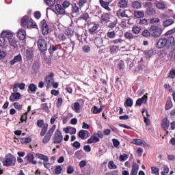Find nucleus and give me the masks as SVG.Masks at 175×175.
Returning a JSON list of instances; mask_svg holds the SVG:
<instances>
[{
	"mask_svg": "<svg viewBox=\"0 0 175 175\" xmlns=\"http://www.w3.org/2000/svg\"><path fill=\"white\" fill-rule=\"evenodd\" d=\"M173 42V36H170L169 38H162L157 42L155 46L157 49H163L164 47L170 48Z\"/></svg>",
	"mask_w": 175,
	"mask_h": 175,
	"instance_id": "f257e3e1",
	"label": "nucleus"
},
{
	"mask_svg": "<svg viewBox=\"0 0 175 175\" xmlns=\"http://www.w3.org/2000/svg\"><path fill=\"white\" fill-rule=\"evenodd\" d=\"M21 25L23 28H34L36 29L38 28V25H36V23H35L32 18L27 15L22 17Z\"/></svg>",
	"mask_w": 175,
	"mask_h": 175,
	"instance_id": "f03ea898",
	"label": "nucleus"
},
{
	"mask_svg": "<svg viewBox=\"0 0 175 175\" xmlns=\"http://www.w3.org/2000/svg\"><path fill=\"white\" fill-rule=\"evenodd\" d=\"M16 157L13 154L9 153L5 156L4 160L2 161L3 166L10 167L12 166H16Z\"/></svg>",
	"mask_w": 175,
	"mask_h": 175,
	"instance_id": "7ed1b4c3",
	"label": "nucleus"
},
{
	"mask_svg": "<svg viewBox=\"0 0 175 175\" xmlns=\"http://www.w3.org/2000/svg\"><path fill=\"white\" fill-rule=\"evenodd\" d=\"M37 47L40 53H44V51H47V41L43 38L42 36H40L37 40Z\"/></svg>",
	"mask_w": 175,
	"mask_h": 175,
	"instance_id": "20e7f679",
	"label": "nucleus"
},
{
	"mask_svg": "<svg viewBox=\"0 0 175 175\" xmlns=\"http://www.w3.org/2000/svg\"><path fill=\"white\" fill-rule=\"evenodd\" d=\"M150 32H152L151 36L152 38H159L161 35H162V32H163V30L162 28H160L159 27L153 25H152L149 29Z\"/></svg>",
	"mask_w": 175,
	"mask_h": 175,
	"instance_id": "39448f33",
	"label": "nucleus"
},
{
	"mask_svg": "<svg viewBox=\"0 0 175 175\" xmlns=\"http://www.w3.org/2000/svg\"><path fill=\"white\" fill-rule=\"evenodd\" d=\"M57 126L55 124L53 125L51 129L45 133V135L42 139L43 144H47L50 140H51V137H53V135L54 134V131H55Z\"/></svg>",
	"mask_w": 175,
	"mask_h": 175,
	"instance_id": "423d86ee",
	"label": "nucleus"
},
{
	"mask_svg": "<svg viewBox=\"0 0 175 175\" xmlns=\"http://www.w3.org/2000/svg\"><path fill=\"white\" fill-rule=\"evenodd\" d=\"M52 140L54 144H59V143H62V140H64V136L62 135V133L61 131H59V129L55 131Z\"/></svg>",
	"mask_w": 175,
	"mask_h": 175,
	"instance_id": "0eeeda50",
	"label": "nucleus"
},
{
	"mask_svg": "<svg viewBox=\"0 0 175 175\" xmlns=\"http://www.w3.org/2000/svg\"><path fill=\"white\" fill-rule=\"evenodd\" d=\"M37 126L42 128L40 136H44L47 133V129H49V124L47 123L44 124V120L40 119L37 121Z\"/></svg>",
	"mask_w": 175,
	"mask_h": 175,
	"instance_id": "6e6552de",
	"label": "nucleus"
},
{
	"mask_svg": "<svg viewBox=\"0 0 175 175\" xmlns=\"http://www.w3.org/2000/svg\"><path fill=\"white\" fill-rule=\"evenodd\" d=\"M116 14L118 17H122V18L125 17L126 18H129V17H132L133 13L131 10H122L120 9L119 10L117 11Z\"/></svg>",
	"mask_w": 175,
	"mask_h": 175,
	"instance_id": "1a4fd4ad",
	"label": "nucleus"
},
{
	"mask_svg": "<svg viewBox=\"0 0 175 175\" xmlns=\"http://www.w3.org/2000/svg\"><path fill=\"white\" fill-rule=\"evenodd\" d=\"M44 81L46 85V88H50L54 83V72H50L49 75H46Z\"/></svg>",
	"mask_w": 175,
	"mask_h": 175,
	"instance_id": "9d476101",
	"label": "nucleus"
},
{
	"mask_svg": "<svg viewBox=\"0 0 175 175\" xmlns=\"http://www.w3.org/2000/svg\"><path fill=\"white\" fill-rule=\"evenodd\" d=\"M145 6L146 8L145 13L148 16H154V14H156L157 11L152 8V3L148 2L145 4Z\"/></svg>",
	"mask_w": 175,
	"mask_h": 175,
	"instance_id": "9b49d317",
	"label": "nucleus"
},
{
	"mask_svg": "<svg viewBox=\"0 0 175 175\" xmlns=\"http://www.w3.org/2000/svg\"><path fill=\"white\" fill-rule=\"evenodd\" d=\"M41 25L42 34L49 35V25H47V23L46 22V19H43L41 21Z\"/></svg>",
	"mask_w": 175,
	"mask_h": 175,
	"instance_id": "f8f14e48",
	"label": "nucleus"
},
{
	"mask_svg": "<svg viewBox=\"0 0 175 175\" xmlns=\"http://www.w3.org/2000/svg\"><path fill=\"white\" fill-rule=\"evenodd\" d=\"M1 35L4 39H8V40L14 36L13 33L9 30H3Z\"/></svg>",
	"mask_w": 175,
	"mask_h": 175,
	"instance_id": "ddd939ff",
	"label": "nucleus"
},
{
	"mask_svg": "<svg viewBox=\"0 0 175 175\" xmlns=\"http://www.w3.org/2000/svg\"><path fill=\"white\" fill-rule=\"evenodd\" d=\"M169 125H170V122L167 120V118H164L161 121V128L164 131H167L169 129Z\"/></svg>",
	"mask_w": 175,
	"mask_h": 175,
	"instance_id": "4468645a",
	"label": "nucleus"
},
{
	"mask_svg": "<svg viewBox=\"0 0 175 175\" xmlns=\"http://www.w3.org/2000/svg\"><path fill=\"white\" fill-rule=\"evenodd\" d=\"M21 98V94L20 92L12 93L10 96V102H14L15 100H18Z\"/></svg>",
	"mask_w": 175,
	"mask_h": 175,
	"instance_id": "2eb2a0df",
	"label": "nucleus"
},
{
	"mask_svg": "<svg viewBox=\"0 0 175 175\" xmlns=\"http://www.w3.org/2000/svg\"><path fill=\"white\" fill-rule=\"evenodd\" d=\"M100 142L99 137L96 134H93L89 139H88V144H92V143H98Z\"/></svg>",
	"mask_w": 175,
	"mask_h": 175,
	"instance_id": "dca6fc26",
	"label": "nucleus"
},
{
	"mask_svg": "<svg viewBox=\"0 0 175 175\" xmlns=\"http://www.w3.org/2000/svg\"><path fill=\"white\" fill-rule=\"evenodd\" d=\"M148 94H144L141 98H138L136 100V105L137 106H142L143 103H147V97Z\"/></svg>",
	"mask_w": 175,
	"mask_h": 175,
	"instance_id": "f3484780",
	"label": "nucleus"
},
{
	"mask_svg": "<svg viewBox=\"0 0 175 175\" xmlns=\"http://www.w3.org/2000/svg\"><path fill=\"white\" fill-rule=\"evenodd\" d=\"M101 23H105V24H107L110 21V14L109 13H103L101 15L100 18Z\"/></svg>",
	"mask_w": 175,
	"mask_h": 175,
	"instance_id": "a211bd4d",
	"label": "nucleus"
},
{
	"mask_svg": "<svg viewBox=\"0 0 175 175\" xmlns=\"http://www.w3.org/2000/svg\"><path fill=\"white\" fill-rule=\"evenodd\" d=\"M21 61H23V56H21V54H18L13 59L10 60V65H14L17 62H21Z\"/></svg>",
	"mask_w": 175,
	"mask_h": 175,
	"instance_id": "6ab92c4d",
	"label": "nucleus"
},
{
	"mask_svg": "<svg viewBox=\"0 0 175 175\" xmlns=\"http://www.w3.org/2000/svg\"><path fill=\"white\" fill-rule=\"evenodd\" d=\"M55 10L59 14H65L66 13V11H65V8L62 7L61 4H56L55 5Z\"/></svg>",
	"mask_w": 175,
	"mask_h": 175,
	"instance_id": "aec40b11",
	"label": "nucleus"
},
{
	"mask_svg": "<svg viewBox=\"0 0 175 175\" xmlns=\"http://www.w3.org/2000/svg\"><path fill=\"white\" fill-rule=\"evenodd\" d=\"M100 5L105 9V10H107L108 12H111V10L109 5H110L109 2L105 1V0H100Z\"/></svg>",
	"mask_w": 175,
	"mask_h": 175,
	"instance_id": "412c9836",
	"label": "nucleus"
},
{
	"mask_svg": "<svg viewBox=\"0 0 175 175\" xmlns=\"http://www.w3.org/2000/svg\"><path fill=\"white\" fill-rule=\"evenodd\" d=\"M27 36V33L24 29H20L17 33V38L20 39V40H24Z\"/></svg>",
	"mask_w": 175,
	"mask_h": 175,
	"instance_id": "4be33fe9",
	"label": "nucleus"
},
{
	"mask_svg": "<svg viewBox=\"0 0 175 175\" xmlns=\"http://www.w3.org/2000/svg\"><path fill=\"white\" fill-rule=\"evenodd\" d=\"M26 159H27L29 163H32L33 165H36L38 163V161L33 160L35 159V157L31 153H28L27 154Z\"/></svg>",
	"mask_w": 175,
	"mask_h": 175,
	"instance_id": "5701e85b",
	"label": "nucleus"
},
{
	"mask_svg": "<svg viewBox=\"0 0 175 175\" xmlns=\"http://www.w3.org/2000/svg\"><path fill=\"white\" fill-rule=\"evenodd\" d=\"M118 6L120 9H126V8H128V1L120 0L118 3Z\"/></svg>",
	"mask_w": 175,
	"mask_h": 175,
	"instance_id": "b1692460",
	"label": "nucleus"
},
{
	"mask_svg": "<svg viewBox=\"0 0 175 175\" xmlns=\"http://www.w3.org/2000/svg\"><path fill=\"white\" fill-rule=\"evenodd\" d=\"M36 90H38V86L33 83H31L29 85L27 92H29V94H35V92H36Z\"/></svg>",
	"mask_w": 175,
	"mask_h": 175,
	"instance_id": "393cba45",
	"label": "nucleus"
},
{
	"mask_svg": "<svg viewBox=\"0 0 175 175\" xmlns=\"http://www.w3.org/2000/svg\"><path fill=\"white\" fill-rule=\"evenodd\" d=\"M79 21H81V20H84V21H88L90 20V14L88 12H84L78 18Z\"/></svg>",
	"mask_w": 175,
	"mask_h": 175,
	"instance_id": "a878e982",
	"label": "nucleus"
},
{
	"mask_svg": "<svg viewBox=\"0 0 175 175\" xmlns=\"http://www.w3.org/2000/svg\"><path fill=\"white\" fill-rule=\"evenodd\" d=\"M80 7L77 5V4L76 3H74L72 5V8H71V10H72V13H74L75 14H79L80 13Z\"/></svg>",
	"mask_w": 175,
	"mask_h": 175,
	"instance_id": "bb28decb",
	"label": "nucleus"
},
{
	"mask_svg": "<svg viewBox=\"0 0 175 175\" xmlns=\"http://www.w3.org/2000/svg\"><path fill=\"white\" fill-rule=\"evenodd\" d=\"M0 47L2 49L8 48V42H6V40L2 36H0Z\"/></svg>",
	"mask_w": 175,
	"mask_h": 175,
	"instance_id": "cd10ccee",
	"label": "nucleus"
},
{
	"mask_svg": "<svg viewBox=\"0 0 175 175\" xmlns=\"http://www.w3.org/2000/svg\"><path fill=\"white\" fill-rule=\"evenodd\" d=\"M120 50V46L116 45H111L109 46V51L111 54H117Z\"/></svg>",
	"mask_w": 175,
	"mask_h": 175,
	"instance_id": "c85d7f7f",
	"label": "nucleus"
},
{
	"mask_svg": "<svg viewBox=\"0 0 175 175\" xmlns=\"http://www.w3.org/2000/svg\"><path fill=\"white\" fill-rule=\"evenodd\" d=\"M173 24H174V20L167 19L163 22V27L166 28L167 27H170V25H173Z\"/></svg>",
	"mask_w": 175,
	"mask_h": 175,
	"instance_id": "c756f323",
	"label": "nucleus"
},
{
	"mask_svg": "<svg viewBox=\"0 0 175 175\" xmlns=\"http://www.w3.org/2000/svg\"><path fill=\"white\" fill-rule=\"evenodd\" d=\"M139 170V165H137V163H134L132 165V170H131V175H137V172Z\"/></svg>",
	"mask_w": 175,
	"mask_h": 175,
	"instance_id": "7c9ffc66",
	"label": "nucleus"
},
{
	"mask_svg": "<svg viewBox=\"0 0 175 175\" xmlns=\"http://www.w3.org/2000/svg\"><path fill=\"white\" fill-rule=\"evenodd\" d=\"M72 109L75 111V113H80V109H81V106L79 102H75L74 103V106L72 107Z\"/></svg>",
	"mask_w": 175,
	"mask_h": 175,
	"instance_id": "2f4dec72",
	"label": "nucleus"
},
{
	"mask_svg": "<svg viewBox=\"0 0 175 175\" xmlns=\"http://www.w3.org/2000/svg\"><path fill=\"white\" fill-rule=\"evenodd\" d=\"M87 133H89L88 131H85V130H81L79 133H78V136L82 139V140H85V139H87V137H85V135H87Z\"/></svg>",
	"mask_w": 175,
	"mask_h": 175,
	"instance_id": "473e14b6",
	"label": "nucleus"
},
{
	"mask_svg": "<svg viewBox=\"0 0 175 175\" xmlns=\"http://www.w3.org/2000/svg\"><path fill=\"white\" fill-rule=\"evenodd\" d=\"M36 157L40 159L41 161H44L45 162H49V157L44 154L37 153L36 154Z\"/></svg>",
	"mask_w": 175,
	"mask_h": 175,
	"instance_id": "72a5a7b5",
	"label": "nucleus"
},
{
	"mask_svg": "<svg viewBox=\"0 0 175 175\" xmlns=\"http://www.w3.org/2000/svg\"><path fill=\"white\" fill-rule=\"evenodd\" d=\"M26 58L28 61H31L33 58V52L30 49L26 50Z\"/></svg>",
	"mask_w": 175,
	"mask_h": 175,
	"instance_id": "f704fd0d",
	"label": "nucleus"
},
{
	"mask_svg": "<svg viewBox=\"0 0 175 175\" xmlns=\"http://www.w3.org/2000/svg\"><path fill=\"white\" fill-rule=\"evenodd\" d=\"M8 42L11 47H14V49H16V47H17V41L15 38H14V37L10 38L8 40Z\"/></svg>",
	"mask_w": 175,
	"mask_h": 175,
	"instance_id": "c9c22d12",
	"label": "nucleus"
},
{
	"mask_svg": "<svg viewBox=\"0 0 175 175\" xmlns=\"http://www.w3.org/2000/svg\"><path fill=\"white\" fill-rule=\"evenodd\" d=\"M125 107H132L133 106V100L131 98H127L124 102Z\"/></svg>",
	"mask_w": 175,
	"mask_h": 175,
	"instance_id": "e433bc0d",
	"label": "nucleus"
},
{
	"mask_svg": "<svg viewBox=\"0 0 175 175\" xmlns=\"http://www.w3.org/2000/svg\"><path fill=\"white\" fill-rule=\"evenodd\" d=\"M134 17H136V18H143V17H144V11H135L134 12Z\"/></svg>",
	"mask_w": 175,
	"mask_h": 175,
	"instance_id": "4c0bfd02",
	"label": "nucleus"
},
{
	"mask_svg": "<svg viewBox=\"0 0 175 175\" xmlns=\"http://www.w3.org/2000/svg\"><path fill=\"white\" fill-rule=\"evenodd\" d=\"M124 37L125 39H128V40H132V39H135V36H133V33L126 31L124 34Z\"/></svg>",
	"mask_w": 175,
	"mask_h": 175,
	"instance_id": "58836bf2",
	"label": "nucleus"
},
{
	"mask_svg": "<svg viewBox=\"0 0 175 175\" xmlns=\"http://www.w3.org/2000/svg\"><path fill=\"white\" fill-rule=\"evenodd\" d=\"M116 36H117V34L114 31H108L107 33V38H108V39H115Z\"/></svg>",
	"mask_w": 175,
	"mask_h": 175,
	"instance_id": "ea45409f",
	"label": "nucleus"
},
{
	"mask_svg": "<svg viewBox=\"0 0 175 175\" xmlns=\"http://www.w3.org/2000/svg\"><path fill=\"white\" fill-rule=\"evenodd\" d=\"M154 5L157 9H160L161 10H165V4L161 1H156Z\"/></svg>",
	"mask_w": 175,
	"mask_h": 175,
	"instance_id": "a19ab883",
	"label": "nucleus"
},
{
	"mask_svg": "<svg viewBox=\"0 0 175 175\" xmlns=\"http://www.w3.org/2000/svg\"><path fill=\"white\" fill-rule=\"evenodd\" d=\"M48 50L50 55H53L54 51H57L58 50V47L55 46V45H51Z\"/></svg>",
	"mask_w": 175,
	"mask_h": 175,
	"instance_id": "79ce46f5",
	"label": "nucleus"
},
{
	"mask_svg": "<svg viewBox=\"0 0 175 175\" xmlns=\"http://www.w3.org/2000/svg\"><path fill=\"white\" fill-rule=\"evenodd\" d=\"M27 120H28V112H25L21 115L19 124H21V122H27Z\"/></svg>",
	"mask_w": 175,
	"mask_h": 175,
	"instance_id": "37998d69",
	"label": "nucleus"
},
{
	"mask_svg": "<svg viewBox=\"0 0 175 175\" xmlns=\"http://www.w3.org/2000/svg\"><path fill=\"white\" fill-rule=\"evenodd\" d=\"M118 24V20L116 19L115 21L110 22L108 24V28H111V29H113V28H116V27H117Z\"/></svg>",
	"mask_w": 175,
	"mask_h": 175,
	"instance_id": "c03bdc74",
	"label": "nucleus"
},
{
	"mask_svg": "<svg viewBox=\"0 0 175 175\" xmlns=\"http://www.w3.org/2000/svg\"><path fill=\"white\" fill-rule=\"evenodd\" d=\"M98 27H99V25L94 23L93 25V27L89 29V33H90V35L94 34V32H95V31L98 29Z\"/></svg>",
	"mask_w": 175,
	"mask_h": 175,
	"instance_id": "a18cd8bd",
	"label": "nucleus"
},
{
	"mask_svg": "<svg viewBox=\"0 0 175 175\" xmlns=\"http://www.w3.org/2000/svg\"><path fill=\"white\" fill-rule=\"evenodd\" d=\"M132 8L133 9H140L142 8V3L136 1L132 3Z\"/></svg>",
	"mask_w": 175,
	"mask_h": 175,
	"instance_id": "49530a36",
	"label": "nucleus"
},
{
	"mask_svg": "<svg viewBox=\"0 0 175 175\" xmlns=\"http://www.w3.org/2000/svg\"><path fill=\"white\" fill-rule=\"evenodd\" d=\"M140 31H142V28L138 26L135 25L132 28V32L136 35L140 33Z\"/></svg>",
	"mask_w": 175,
	"mask_h": 175,
	"instance_id": "de8ad7c7",
	"label": "nucleus"
},
{
	"mask_svg": "<svg viewBox=\"0 0 175 175\" xmlns=\"http://www.w3.org/2000/svg\"><path fill=\"white\" fill-rule=\"evenodd\" d=\"M124 42V40H122V38H118V39L113 40L111 42V43H112L113 44H122Z\"/></svg>",
	"mask_w": 175,
	"mask_h": 175,
	"instance_id": "09e8293b",
	"label": "nucleus"
},
{
	"mask_svg": "<svg viewBox=\"0 0 175 175\" xmlns=\"http://www.w3.org/2000/svg\"><path fill=\"white\" fill-rule=\"evenodd\" d=\"M175 33V27L168 30L165 33V38H170V36H173V33Z\"/></svg>",
	"mask_w": 175,
	"mask_h": 175,
	"instance_id": "8fccbe9b",
	"label": "nucleus"
},
{
	"mask_svg": "<svg viewBox=\"0 0 175 175\" xmlns=\"http://www.w3.org/2000/svg\"><path fill=\"white\" fill-rule=\"evenodd\" d=\"M154 54V51L152 49H150L148 51H145V56L146 58H151Z\"/></svg>",
	"mask_w": 175,
	"mask_h": 175,
	"instance_id": "3c124183",
	"label": "nucleus"
},
{
	"mask_svg": "<svg viewBox=\"0 0 175 175\" xmlns=\"http://www.w3.org/2000/svg\"><path fill=\"white\" fill-rule=\"evenodd\" d=\"M131 143L133 144H135L136 146H142V144H143V139H134Z\"/></svg>",
	"mask_w": 175,
	"mask_h": 175,
	"instance_id": "603ef678",
	"label": "nucleus"
},
{
	"mask_svg": "<svg viewBox=\"0 0 175 175\" xmlns=\"http://www.w3.org/2000/svg\"><path fill=\"white\" fill-rule=\"evenodd\" d=\"M65 35H66L68 38H72V36H73V30L70 28H68L65 31Z\"/></svg>",
	"mask_w": 175,
	"mask_h": 175,
	"instance_id": "864d4df0",
	"label": "nucleus"
},
{
	"mask_svg": "<svg viewBox=\"0 0 175 175\" xmlns=\"http://www.w3.org/2000/svg\"><path fill=\"white\" fill-rule=\"evenodd\" d=\"M102 110H103L102 107H100V108H98L97 106H94L93 107V114H99V113H100Z\"/></svg>",
	"mask_w": 175,
	"mask_h": 175,
	"instance_id": "5fc2aeb1",
	"label": "nucleus"
},
{
	"mask_svg": "<svg viewBox=\"0 0 175 175\" xmlns=\"http://www.w3.org/2000/svg\"><path fill=\"white\" fill-rule=\"evenodd\" d=\"M142 35L144 38H150V36H151V33L148 29H145L142 31Z\"/></svg>",
	"mask_w": 175,
	"mask_h": 175,
	"instance_id": "6e6d98bb",
	"label": "nucleus"
},
{
	"mask_svg": "<svg viewBox=\"0 0 175 175\" xmlns=\"http://www.w3.org/2000/svg\"><path fill=\"white\" fill-rule=\"evenodd\" d=\"M173 107V103H172V100H167L165 104V110H170Z\"/></svg>",
	"mask_w": 175,
	"mask_h": 175,
	"instance_id": "4d7b16f0",
	"label": "nucleus"
},
{
	"mask_svg": "<svg viewBox=\"0 0 175 175\" xmlns=\"http://www.w3.org/2000/svg\"><path fill=\"white\" fill-rule=\"evenodd\" d=\"M87 3V0H79L77 2L78 6L81 9Z\"/></svg>",
	"mask_w": 175,
	"mask_h": 175,
	"instance_id": "13d9d810",
	"label": "nucleus"
},
{
	"mask_svg": "<svg viewBox=\"0 0 175 175\" xmlns=\"http://www.w3.org/2000/svg\"><path fill=\"white\" fill-rule=\"evenodd\" d=\"M57 0H44L45 3L48 6H54Z\"/></svg>",
	"mask_w": 175,
	"mask_h": 175,
	"instance_id": "bf43d9fd",
	"label": "nucleus"
},
{
	"mask_svg": "<svg viewBox=\"0 0 175 175\" xmlns=\"http://www.w3.org/2000/svg\"><path fill=\"white\" fill-rule=\"evenodd\" d=\"M128 159V154H120L119 157V161L120 162H125Z\"/></svg>",
	"mask_w": 175,
	"mask_h": 175,
	"instance_id": "052dcab7",
	"label": "nucleus"
},
{
	"mask_svg": "<svg viewBox=\"0 0 175 175\" xmlns=\"http://www.w3.org/2000/svg\"><path fill=\"white\" fill-rule=\"evenodd\" d=\"M109 169H117V165H115L114 161H109L108 163Z\"/></svg>",
	"mask_w": 175,
	"mask_h": 175,
	"instance_id": "680f3d73",
	"label": "nucleus"
},
{
	"mask_svg": "<svg viewBox=\"0 0 175 175\" xmlns=\"http://www.w3.org/2000/svg\"><path fill=\"white\" fill-rule=\"evenodd\" d=\"M152 173L153 174L158 175L159 174V168L156 166L151 167Z\"/></svg>",
	"mask_w": 175,
	"mask_h": 175,
	"instance_id": "e2e57ef3",
	"label": "nucleus"
},
{
	"mask_svg": "<svg viewBox=\"0 0 175 175\" xmlns=\"http://www.w3.org/2000/svg\"><path fill=\"white\" fill-rule=\"evenodd\" d=\"M41 109L44 111L49 113V106H47V103H43L41 105Z\"/></svg>",
	"mask_w": 175,
	"mask_h": 175,
	"instance_id": "0e129e2a",
	"label": "nucleus"
},
{
	"mask_svg": "<svg viewBox=\"0 0 175 175\" xmlns=\"http://www.w3.org/2000/svg\"><path fill=\"white\" fill-rule=\"evenodd\" d=\"M62 172V167H61V165H57L55 169V174H61Z\"/></svg>",
	"mask_w": 175,
	"mask_h": 175,
	"instance_id": "69168bd1",
	"label": "nucleus"
},
{
	"mask_svg": "<svg viewBox=\"0 0 175 175\" xmlns=\"http://www.w3.org/2000/svg\"><path fill=\"white\" fill-rule=\"evenodd\" d=\"M32 69L34 70V72H36L39 70V63L38 62H35L32 65Z\"/></svg>",
	"mask_w": 175,
	"mask_h": 175,
	"instance_id": "338daca9",
	"label": "nucleus"
},
{
	"mask_svg": "<svg viewBox=\"0 0 175 175\" xmlns=\"http://www.w3.org/2000/svg\"><path fill=\"white\" fill-rule=\"evenodd\" d=\"M167 173H169V167L167 165H165L163 171L161 172V175H166Z\"/></svg>",
	"mask_w": 175,
	"mask_h": 175,
	"instance_id": "774afa93",
	"label": "nucleus"
}]
</instances>
